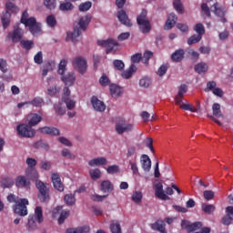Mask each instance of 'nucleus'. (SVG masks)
Segmentation results:
<instances>
[{"instance_id":"473e14b6","label":"nucleus","mask_w":233,"mask_h":233,"mask_svg":"<svg viewBox=\"0 0 233 233\" xmlns=\"http://www.w3.org/2000/svg\"><path fill=\"white\" fill-rule=\"evenodd\" d=\"M201 208L205 214H212L213 212H216V206L212 204L203 203Z\"/></svg>"},{"instance_id":"f257e3e1","label":"nucleus","mask_w":233,"mask_h":233,"mask_svg":"<svg viewBox=\"0 0 233 233\" xmlns=\"http://www.w3.org/2000/svg\"><path fill=\"white\" fill-rule=\"evenodd\" d=\"M41 121H43V116L35 113L32 114V116L28 122V125L20 124L16 127L18 135H20L21 137H34V136H35V130H34L32 127H35V125H39Z\"/></svg>"},{"instance_id":"4be33fe9","label":"nucleus","mask_w":233,"mask_h":233,"mask_svg":"<svg viewBox=\"0 0 233 233\" xmlns=\"http://www.w3.org/2000/svg\"><path fill=\"white\" fill-rule=\"evenodd\" d=\"M171 59L174 63H181L185 59V50L177 49L171 55Z\"/></svg>"},{"instance_id":"bb28decb","label":"nucleus","mask_w":233,"mask_h":233,"mask_svg":"<svg viewBox=\"0 0 233 233\" xmlns=\"http://www.w3.org/2000/svg\"><path fill=\"white\" fill-rule=\"evenodd\" d=\"M151 228L152 230H157L160 233H167V229L165 228V222L163 220H157L151 225Z\"/></svg>"},{"instance_id":"6e6552de","label":"nucleus","mask_w":233,"mask_h":233,"mask_svg":"<svg viewBox=\"0 0 233 233\" xmlns=\"http://www.w3.org/2000/svg\"><path fill=\"white\" fill-rule=\"evenodd\" d=\"M73 68L79 72V74H85L86 72V60L83 56H76L72 61Z\"/></svg>"},{"instance_id":"39448f33","label":"nucleus","mask_w":233,"mask_h":233,"mask_svg":"<svg viewBox=\"0 0 233 233\" xmlns=\"http://www.w3.org/2000/svg\"><path fill=\"white\" fill-rule=\"evenodd\" d=\"M35 187L39 192L38 199L41 201V203H46V201H49L50 195L48 194L49 189L46 187V184L41 180H36Z\"/></svg>"},{"instance_id":"a18cd8bd","label":"nucleus","mask_w":233,"mask_h":233,"mask_svg":"<svg viewBox=\"0 0 233 233\" xmlns=\"http://www.w3.org/2000/svg\"><path fill=\"white\" fill-rule=\"evenodd\" d=\"M46 24L50 28H54L57 25V20L54 15H50L46 17Z\"/></svg>"},{"instance_id":"c9c22d12","label":"nucleus","mask_w":233,"mask_h":233,"mask_svg":"<svg viewBox=\"0 0 233 233\" xmlns=\"http://www.w3.org/2000/svg\"><path fill=\"white\" fill-rule=\"evenodd\" d=\"M20 46L28 52L34 48V42L32 40H22L20 41Z\"/></svg>"},{"instance_id":"37998d69","label":"nucleus","mask_w":233,"mask_h":233,"mask_svg":"<svg viewBox=\"0 0 233 233\" xmlns=\"http://www.w3.org/2000/svg\"><path fill=\"white\" fill-rule=\"evenodd\" d=\"M66 65H68V61H66V59H62L58 65V74L60 76H63V74H65V72H66Z\"/></svg>"},{"instance_id":"c85d7f7f","label":"nucleus","mask_w":233,"mask_h":233,"mask_svg":"<svg viewBox=\"0 0 233 233\" xmlns=\"http://www.w3.org/2000/svg\"><path fill=\"white\" fill-rule=\"evenodd\" d=\"M137 72V67L136 65L132 64L129 68L122 73V77L124 79H130L132 77L133 74Z\"/></svg>"},{"instance_id":"a878e982","label":"nucleus","mask_w":233,"mask_h":233,"mask_svg":"<svg viewBox=\"0 0 233 233\" xmlns=\"http://www.w3.org/2000/svg\"><path fill=\"white\" fill-rule=\"evenodd\" d=\"M109 90L112 97H119L123 94V88L115 84L110 85Z\"/></svg>"},{"instance_id":"f8f14e48","label":"nucleus","mask_w":233,"mask_h":233,"mask_svg":"<svg viewBox=\"0 0 233 233\" xmlns=\"http://www.w3.org/2000/svg\"><path fill=\"white\" fill-rule=\"evenodd\" d=\"M91 104L96 112H105L106 110V106L105 105V102L99 100L97 96H92L91 98Z\"/></svg>"},{"instance_id":"9d476101","label":"nucleus","mask_w":233,"mask_h":233,"mask_svg":"<svg viewBox=\"0 0 233 233\" xmlns=\"http://www.w3.org/2000/svg\"><path fill=\"white\" fill-rule=\"evenodd\" d=\"M212 8V12L217 15V17L220 18L221 23H227V18H225V15H227V7L215 3Z\"/></svg>"},{"instance_id":"dca6fc26","label":"nucleus","mask_w":233,"mask_h":233,"mask_svg":"<svg viewBox=\"0 0 233 233\" xmlns=\"http://www.w3.org/2000/svg\"><path fill=\"white\" fill-rule=\"evenodd\" d=\"M25 105H33V106L39 107V106H43V105H45V101L41 97H35L31 101L18 103L17 108H23V106H25Z\"/></svg>"},{"instance_id":"cd10ccee","label":"nucleus","mask_w":233,"mask_h":233,"mask_svg":"<svg viewBox=\"0 0 233 233\" xmlns=\"http://www.w3.org/2000/svg\"><path fill=\"white\" fill-rule=\"evenodd\" d=\"M10 17H12V15L8 11L4 12L1 15V21L5 30H6L10 25Z\"/></svg>"},{"instance_id":"4c0bfd02","label":"nucleus","mask_w":233,"mask_h":233,"mask_svg":"<svg viewBox=\"0 0 233 233\" xmlns=\"http://www.w3.org/2000/svg\"><path fill=\"white\" fill-rule=\"evenodd\" d=\"M79 35H81V30L79 29V27L76 26L74 28L73 33L67 34V39L70 37L72 39V41L74 43H76V41H77V37H79Z\"/></svg>"},{"instance_id":"0e129e2a","label":"nucleus","mask_w":233,"mask_h":233,"mask_svg":"<svg viewBox=\"0 0 233 233\" xmlns=\"http://www.w3.org/2000/svg\"><path fill=\"white\" fill-rule=\"evenodd\" d=\"M29 30L33 35H37V34L41 32V25L36 23L34 25H31V27H29Z\"/></svg>"},{"instance_id":"2f4dec72","label":"nucleus","mask_w":233,"mask_h":233,"mask_svg":"<svg viewBox=\"0 0 233 233\" xmlns=\"http://www.w3.org/2000/svg\"><path fill=\"white\" fill-rule=\"evenodd\" d=\"M89 176L93 181H97V179H101V169L99 168L90 169Z\"/></svg>"},{"instance_id":"338daca9","label":"nucleus","mask_w":233,"mask_h":233,"mask_svg":"<svg viewBox=\"0 0 233 233\" xmlns=\"http://www.w3.org/2000/svg\"><path fill=\"white\" fill-rule=\"evenodd\" d=\"M22 24L30 28L34 25H36L37 21L35 20V17H30V18L25 19L24 22H22Z\"/></svg>"},{"instance_id":"2eb2a0df","label":"nucleus","mask_w":233,"mask_h":233,"mask_svg":"<svg viewBox=\"0 0 233 233\" xmlns=\"http://www.w3.org/2000/svg\"><path fill=\"white\" fill-rule=\"evenodd\" d=\"M100 190L104 194H110L114 192V184L108 179L103 180L100 183Z\"/></svg>"},{"instance_id":"6e6d98bb","label":"nucleus","mask_w":233,"mask_h":233,"mask_svg":"<svg viewBox=\"0 0 233 233\" xmlns=\"http://www.w3.org/2000/svg\"><path fill=\"white\" fill-rule=\"evenodd\" d=\"M113 66L116 70H119V72L125 70V63L123 62V60H114Z\"/></svg>"},{"instance_id":"4d7b16f0","label":"nucleus","mask_w":233,"mask_h":233,"mask_svg":"<svg viewBox=\"0 0 233 233\" xmlns=\"http://www.w3.org/2000/svg\"><path fill=\"white\" fill-rule=\"evenodd\" d=\"M62 101L63 103H66L67 110H74V108H76V101L72 100V98H66Z\"/></svg>"},{"instance_id":"1a4fd4ad","label":"nucleus","mask_w":233,"mask_h":233,"mask_svg":"<svg viewBox=\"0 0 233 233\" xmlns=\"http://www.w3.org/2000/svg\"><path fill=\"white\" fill-rule=\"evenodd\" d=\"M97 45L98 46H103L104 48H106V54H110V52H114V47L119 46V43L112 38H109L107 40H98Z\"/></svg>"},{"instance_id":"3c124183","label":"nucleus","mask_w":233,"mask_h":233,"mask_svg":"<svg viewBox=\"0 0 233 233\" xmlns=\"http://www.w3.org/2000/svg\"><path fill=\"white\" fill-rule=\"evenodd\" d=\"M137 158V157H135V160H129V165L131 167V170L134 174V176H137V174H139V167H137V163L136 162V159Z\"/></svg>"},{"instance_id":"c03bdc74","label":"nucleus","mask_w":233,"mask_h":233,"mask_svg":"<svg viewBox=\"0 0 233 233\" xmlns=\"http://www.w3.org/2000/svg\"><path fill=\"white\" fill-rule=\"evenodd\" d=\"M3 188H10L14 187V180L10 177H5L1 181Z\"/></svg>"},{"instance_id":"c756f323","label":"nucleus","mask_w":233,"mask_h":233,"mask_svg":"<svg viewBox=\"0 0 233 233\" xmlns=\"http://www.w3.org/2000/svg\"><path fill=\"white\" fill-rule=\"evenodd\" d=\"M195 72L197 74H207L208 72V65L205 62H200L195 66Z\"/></svg>"},{"instance_id":"09e8293b","label":"nucleus","mask_w":233,"mask_h":233,"mask_svg":"<svg viewBox=\"0 0 233 233\" xmlns=\"http://www.w3.org/2000/svg\"><path fill=\"white\" fill-rule=\"evenodd\" d=\"M6 12H12V14H17L19 12V8L14 5L12 2H7L5 5Z\"/></svg>"},{"instance_id":"0eeeda50","label":"nucleus","mask_w":233,"mask_h":233,"mask_svg":"<svg viewBox=\"0 0 233 233\" xmlns=\"http://www.w3.org/2000/svg\"><path fill=\"white\" fill-rule=\"evenodd\" d=\"M115 130L119 136H121L122 134H125V132H132V130H134V125L127 124V120H125V118H120L116 123Z\"/></svg>"},{"instance_id":"4468645a","label":"nucleus","mask_w":233,"mask_h":233,"mask_svg":"<svg viewBox=\"0 0 233 233\" xmlns=\"http://www.w3.org/2000/svg\"><path fill=\"white\" fill-rule=\"evenodd\" d=\"M38 132H40V134H46L47 136H60L61 134L59 129L54 127H39Z\"/></svg>"},{"instance_id":"e433bc0d","label":"nucleus","mask_w":233,"mask_h":233,"mask_svg":"<svg viewBox=\"0 0 233 233\" xmlns=\"http://www.w3.org/2000/svg\"><path fill=\"white\" fill-rule=\"evenodd\" d=\"M212 111L215 117H223V113L221 112V105L218 103L213 104Z\"/></svg>"},{"instance_id":"bf43d9fd","label":"nucleus","mask_w":233,"mask_h":233,"mask_svg":"<svg viewBox=\"0 0 233 233\" xmlns=\"http://www.w3.org/2000/svg\"><path fill=\"white\" fill-rule=\"evenodd\" d=\"M0 72L3 74H6V72H8V62L4 58L0 59Z\"/></svg>"},{"instance_id":"f03ea898","label":"nucleus","mask_w":233,"mask_h":233,"mask_svg":"<svg viewBox=\"0 0 233 233\" xmlns=\"http://www.w3.org/2000/svg\"><path fill=\"white\" fill-rule=\"evenodd\" d=\"M8 203H15V205L13 206V210L15 214H17L18 216H28V208H26V205H28V199L26 198H19L18 200L15 199V195L10 194L7 197Z\"/></svg>"},{"instance_id":"ddd939ff","label":"nucleus","mask_w":233,"mask_h":233,"mask_svg":"<svg viewBox=\"0 0 233 233\" xmlns=\"http://www.w3.org/2000/svg\"><path fill=\"white\" fill-rule=\"evenodd\" d=\"M51 179L55 188L58 190V192H63V190H65V186L63 185V182H61V177L59 174L54 173Z\"/></svg>"},{"instance_id":"423d86ee","label":"nucleus","mask_w":233,"mask_h":233,"mask_svg":"<svg viewBox=\"0 0 233 233\" xmlns=\"http://www.w3.org/2000/svg\"><path fill=\"white\" fill-rule=\"evenodd\" d=\"M25 32L19 27V24L14 26L13 32H9L5 36V41H12L13 43H21Z\"/></svg>"},{"instance_id":"49530a36","label":"nucleus","mask_w":233,"mask_h":233,"mask_svg":"<svg viewBox=\"0 0 233 233\" xmlns=\"http://www.w3.org/2000/svg\"><path fill=\"white\" fill-rule=\"evenodd\" d=\"M132 201L134 203L139 204L143 201V193L141 191H136L132 195Z\"/></svg>"},{"instance_id":"ea45409f","label":"nucleus","mask_w":233,"mask_h":233,"mask_svg":"<svg viewBox=\"0 0 233 233\" xmlns=\"http://www.w3.org/2000/svg\"><path fill=\"white\" fill-rule=\"evenodd\" d=\"M54 109L58 116H65V114H66V108L63 106L61 103L55 104Z\"/></svg>"},{"instance_id":"5701e85b","label":"nucleus","mask_w":233,"mask_h":233,"mask_svg":"<svg viewBox=\"0 0 233 233\" xmlns=\"http://www.w3.org/2000/svg\"><path fill=\"white\" fill-rule=\"evenodd\" d=\"M90 21H92V16L90 15H85L79 19L78 25L81 30H83V32H85L86 28H88V25H90Z\"/></svg>"},{"instance_id":"b1692460","label":"nucleus","mask_w":233,"mask_h":233,"mask_svg":"<svg viewBox=\"0 0 233 233\" xmlns=\"http://www.w3.org/2000/svg\"><path fill=\"white\" fill-rule=\"evenodd\" d=\"M106 163H108V161L105 158V157H100L89 160L88 165L89 167H101L103 165H106Z\"/></svg>"},{"instance_id":"603ef678","label":"nucleus","mask_w":233,"mask_h":233,"mask_svg":"<svg viewBox=\"0 0 233 233\" xmlns=\"http://www.w3.org/2000/svg\"><path fill=\"white\" fill-rule=\"evenodd\" d=\"M59 8L62 12H68V10L74 9V5H72V3L70 2H66V3L60 4Z\"/></svg>"},{"instance_id":"a211bd4d","label":"nucleus","mask_w":233,"mask_h":233,"mask_svg":"<svg viewBox=\"0 0 233 233\" xmlns=\"http://www.w3.org/2000/svg\"><path fill=\"white\" fill-rule=\"evenodd\" d=\"M117 18L122 25H125V26H132V22L130 21V18H128V15H127L125 10L118 11Z\"/></svg>"},{"instance_id":"79ce46f5","label":"nucleus","mask_w":233,"mask_h":233,"mask_svg":"<svg viewBox=\"0 0 233 233\" xmlns=\"http://www.w3.org/2000/svg\"><path fill=\"white\" fill-rule=\"evenodd\" d=\"M69 216H70V210H62L60 212V217L58 218L59 225H63L66 219H68Z\"/></svg>"},{"instance_id":"5fc2aeb1","label":"nucleus","mask_w":233,"mask_h":233,"mask_svg":"<svg viewBox=\"0 0 233 233\" xmlns=\"http://www.w3.org/2000/svg\"><path fill=\"white\" fill-rule=\"evenodd\" d=\"M201 12H202V15H206V17H210L211 15L210 7H208V5H207V3H203L201 5Z\"/></svg>"},{"instance_id":"f704fd0d","label":"nucleus","mask_w":233,"mask_h":233,"mask_svg":"<svg viewBox=\"0 0 233 233\" xmlns=\"http://www.w3.org/2000/svg\"><path fill=\"white\" fill-rule=\"evenodd\" d=\"M25 176L29 177L32 181H35L39 178V173L35 169H27L25 170Z\"/></svg>"},{"instance_id":"864d4df0","label":"nucleus","mask_w":233,"mask_h":233,"mask_svg":"<svg viewBox=\"0 0 233 233\" xmlns=\"http://www.w3.org/2000/svg\"><path fill=\"white\" fill-rule=\"evenodd\" d=\"M150 85H152V80H150V78H148V77H144V78L140 79V81H139V86L142 88H148V86H150Z\"/></svg>"},{"instance_id":"e2e57ef3","label":"nucleus","mask_w":233,"mask_h":233,"mask_svg":"<svg viewBox=\"0 0 233 233\" xmlns=\"http://www.w3.org/2000/svg\"><path fill=\"white\" fill-rule=\"evenodd\" d=\"M34 147H35V148H44L45 150H50V146H48V144L43 142V140L35 142L34 144Z\"/></svg>"},{"instance_id":"680f3d73","label":"nucleus","mask_w":233,"mask_h":233,"mask_svg":"<svg viewBox=\"0 0 233 233\" xmlns=\"http://www.w3.org/2000/svg\"><path fill=\"white\" fill-rule=\"evenodd\" d=\"M89 8H92V2H85L79 5L80 12H88Z\"/></svg>"},{"instance_id":"69168bd1","label":"nucleus","mask_w":233,"mask_h":233,"mask_svg":"<svg viewBox=\"0 0 233 233\" xmlns=\"http://www.w3.org/2000/svg\"><path fill=\"white\" fill-rule=\"evenodd\" d=\"M44 5L48 10L56 9V0H44Z\"/></svg>"},{"instance_id":"412c9836","label":"nucleus","mask_w":233,"mask_h":233,"mask_svg":"<svg viewBox=\"0 0 233 233\" xmlns=\"http://www.w3.org/2000/svg\"><path fill=\"white\" fill-rule=\"evenodd\" d=\"M141 163L143 170L145 172H150V169L152 168V160H150L148 155L141 156Z\"/></svg>"},{"instance_id":"052dcab7","label":"nucleus","mask_w":233,"mask_h":233,"mask_svg":"<svg viewBox=\"0 0 233 233\" xmlns=\"http://www.w3.org/2000/svg\"><path fill=\"white\" fill-rule=\"evenodd\" d=\"M99 84L101 86H108L110 85V78L106 74H103L99 79Z\"/></svg>"},{"instance_id":"7c9ffc66","label":"nucleus","mask_w":233,"mask_h":233,"mask_svg":"<svg viewBox=\"0 0 233 233\" xmlns=\"http://www.w3.org/2000/svg\"><path fill=\"white\" fill-rule=\"evenodd\" d=\"M64 201L67 207H74L76 205V195L67 194L64 197Z\"/></svg>"},{"instance_id":"20e7f679","label":"nucleus","mask_w":233,"mask_h":233,"mask_svg":"<svg viewBox=\"0 0 233 233\" xmlns=\"http://www.w3.org/2000/svg\"><path fill=\"white\" fill-rule=\"evenodd\" d=\"M41 224L43 221H45V218L43 217V208L41 207H36L35 209V215H30L28 218V227L29 230H34L35 228H37V224Z\"/></svg>"},{"instance_id":"de8ad7c7","label":"nucleus","mask_w":233,"mask_h":233,"mask_svg":"<svg viewBox=\"0 0 233 233\" xmlns=\"http://www.w3.org/2000/svg\"><path fill=\"white\" fill-rule=\"evenodd\" d=\"M203 39V36L199 35H193L187 39V45H196V43H199Z\"/></svg>"},{"instance_id":"13d9d810","label":"nucleus","mask_w":233,"mask_h":233,"mask_svg":"<svg viewBox=\"0 0 233 233\" xmlns=\"http://www.w3.org/2000/svg\"><path fill=\"white\" fill-rule=\"evenodd\" d=\"M167 70H168V65L164 64L157 69V76H159V77H163V76L167 74Z\"/></svg>"},{"instance_id":"aec40b11","label":"nucleus","mask_w":233,"mask_h":233,"mask_svg":"<svg viewBox=\"0 0 233 233\" xmlns=\"http://www.w3.org/2000/svg\"><path fill=\"white\" fill-rule=\"evenodd\" d=\"M15 186L18 188H30V181L26 179V177L19 176L16 177Z\"/></svg>"},{"instance_id":"72a5a7b5","label":"nucleus","mask_w":233,"mask_h":233,"mask_svg":"<svg viewBox=\"0 0 233 233\" xmlns=\"http://www.w3.org/2000/svg\"><path fill=\"white\" fill-rule=\"evenodd\" d=\"M109 228L112 233H121V224H119V221L113 220L109 226Z\"/></svg>"},{"instance_id":"9b49d317","label":"nucleus","mask_w":233,"mask_h":233,"mask_svg":"<svg viewBox=\"0 0 233 233\" xmlns=\"http://www.w3.org/2000/svg\"><path fill=\"white\" fill-rule=\"evenodd\" d=\"M155 196L163 201H167V199H170V198L165 194V191L163 190V184L161 182L155 185Z\"/></svg>"},{"instance_id":"6ab92c4d","label":"nucleus","mask_w":233,"mask_h":233,"mask_svg":"<svg viewBox=\"0 0 233 233\" xmlns=\"http://www.w3.org/2000/svg\"><path fill=\"white\" fill-rule=\"evenodd\" d=\"M176 23H177V15L174 13L169 14L165 25V30H172L176 26Z\"/></svg>"},{"instance_id":"58836bf2","label":"nucleus","mask_w":233,"mask_h":233,"mask_svg":"<svg viewBox=\"0 0 233 233\" xmlns=\"http://www.w3.org/2000/svg\"><path fill=\"white\" fill-rule=\"evenodd\" d=\"M173 6L177 14H184L185 7L183 6V3H181V0H174Z\"/></svg>"},{"instance_id":"774afa93","label":"nucleus","mask_w":233,"mask_h":233,"mask_svg":"<svg viewBox=\"0 0 233 233\" xmlns=\"http://www.w3.org/2000/svg\"><path fill=\"white\" fill-rule=\"evenodd\" d=\"M106 172L107 174H117V172H119V166L117 165L109 166L106 168Z\"/></svg>"},{"instance_id":"8fccbe9b","label":"nucleus","mask_w":233,"mask_h":233,"mask_svg":"<svg viewBox=\"0 0 233 233\" xmlns=\"http://www.w3.org/2000/svg\"><path fill=\"white\" fill-rule=\"evenodd\" d=\"M201 227H203L202 222L197 221L194 223H190L188 232H196V230H199V228H201Z\"/></svg>"},{"instance_id":"f3484780","label":"nucleus","mask_w":233,"mask_h":233,"mask_svg":"<svg viewBox=\"0 0 233 233\" xmlns=\"http://www.w3.org/2000/svg\"><path fill=\"white\" fill-rule=\"evenodd\" d=\"M61 80L66 86H72L76 83V75L72 72L61 75Z\"/></svg>"},{"instance_id":"a19ab883","label":"nucleus","mask_w":233,"mask_h":233,"mask_svg":"<svg viewBox=\"0 0 233 233\" xmlns=\"http://www.w3.org/2000/svg\"><path fill=\"white\" fill-rule=\"evenodd\" d=\"M193 30L198 34L197 35H200V37H203L205 35V25L203 24L198 23L194 27Z\"/></svg>"},{"instance_id":"393cba45","label":"nucleus","mask_w":233,"mask_h":233,"mask_svg":"<svg viewBox=\"0 0 233 233\" xmlns=\"http://www.w3.org/2000/svg\"><path fill=\"white\" fill-rule=\"evenodd\" d=\"M90 232L89 226H82L78 228H69L66 230V233H88Z\"/></svg>"},{"instance_id":"7ed1b4c3","label":"nucleus","mask_w":233,"mask_h":233,"mask_svg":"<svg viewBox=\"0 0 233 233\" xmlns=\"http://www.w3.org/2000/svg\"><path fill=\"white\" fill-rule=\"evenodd\" d=\"M147 15H148V11L147 9H142L141 13L137 17V23L139 26L140 32L142 34H148L150 30H152V25H150V20L147 18Z\"/></svg>"}]
</instances>
